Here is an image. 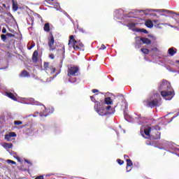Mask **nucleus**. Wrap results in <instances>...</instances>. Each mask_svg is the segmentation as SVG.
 Returning a JSON list of instances; mask_svg holds the SVG:
<instances>
[{"label":"nucleus","mask_w":179,"mask_h":179,"mask_svg":"<svg viewBox=\"0 0 179 179\" xmlns=\"http://www.w3.org/2000/svg\"><path fill=\"white\" fill-rule=\"evenodd\" d=\"M159 90L160 91L161 96H162L165 100H171V99L176 96V92H174L171 84L166 80H162L159 87Z\"/></svg>","instance_id":"obj_1"},{"label":"nucleus","mask_w":179,"mask_h":179,"mask_svg":"<svg viewBox=\"0 0 179 179\" xmlns=\"http://www.w3.org/2000/svg\"><path fill=\"white\" fill-rule=\"evenodd\" d=\"M162 128L159 125L155 126H147L144 129V134L146 135L147 137H145V139H148L149 138H152V139L157 140L160 139V136L162 135V133L159 132Z\"/></svg>","instance_id":"obj_2"},{"label":"nucleus","mask_w":179,"mask_h":179,"mask_svg":"<svg viewBox=\"0 0 179 179\" xmlns=\"http://www.w3.org/2000/svg\"><path fill=\"white\" fill-rule=\"evenodd\" d=\"M94 110L98 113L99 115H106L108 114H114L115 113V109L111 108V106H106V104H103L100 107V104L96 103L94 106Z\"/></svg>","instance_id":"obj_3"},{"label":"nucleus","mask_w":179,"mask_h":179,"mask_svg":"<svg viewBox=\"0 0 179 179\" xmlns=\"http://www.w3.org/2000/svg\"><path fill=\"white\" fill-rule=\"evenodd\" d=\"M69 45L73 47L74 51H79V50H83L85 45L80 41L75 40V36L71 35L69 36Z\"/></svg>","instance_id":"obj_4"},{"label":"nucleus","mask_w":179,"mask_h":179,"mask_svg":"<svg viewBox=\"0 0 179 179\" xmlns=\"http://www.w3.org/2000/svg\"><path fill=\"white\" fill-rule=\"evenodd\" d=\"M79 73V66H70L67 69V76L71 78V76H78Z\"/></svg>","instance_id":"obj_5"},{"label":"nucleus","mask_w":179,"mask_h":179,"mask_svg":"<svg viewBox=\"0 0 179 179\" xmlns=\"http://www.w3.org/2000/svg\"><path fill=\"white\" fill-rule=\"evenodd\" d=\"M160 100L161 99H154L151 101L148 100L145 101V106L150 107V108H155V107H160Z\"/></svg>","instance_id":"obj_6"},{"label":"nucleus","mask_w":179,"mask_h":179,"mask_svg":"<svg viewBox=\"0 0 179 179\" xmlns=\"http://www.w3.org/2000/svg\"><path fill=\"white\" fill-rule=\"evenodd\" d=\"M48 41L50 51H55V50L57 49V47L54 46L55 40L54 39V36L52 35V34H50V37L48 38Z\"/></svg>","instance_id":"obj_7"},{"label":"nucleus","mask_w":179,"mask_h":179,"mask_svg":"<svg viewBox=\"0 0 179 179\" xmlns=\"http://www.w3.org/2000/svg\"><path fill=\"white\" fill-rule=\"evenodd\" d=\"M43 110L39 113L40 117H48L50 114H52V109L46 108L44 106H43Z\"/></svg>","instance_id":"obj_8"},{"label":"nucleus","mask_w":179,"mask_h":179,"mask_svg":"<svg viewBox=\"0 0 179 179\" xmlns=\"http://www.w3.org/2000/svg\"><path fill=\"white\" fill-rule=\"evenodd\" d=\"M57 52H59L62 55V60L60 62V68H62V62L65 59V45H62L61 49L57 50Z\"/></svg>","instance_id":"obj_9"},{"label":"nucleus","mask_w":179,"mask_h":179,"mask_svg":"<svg viewBox=\"0 0 179 179\" xmlns=\"http://www.w3.org/2000/svg\"><path fill=\"white\" fill-rule=\"evenodd\" d=\"M141 45H142V38L141 36H136L135 38V48H141Z\"/></svg>","instance_id":"obj_10"},{"label":"nucleus","mask_w":179,"mask_h":179,"mask_svg":"<svg viewBox=\"0 0 179 179\" xmlns=\"http://www.w3.org/2000/svg\"><path fill=\"white\" fill-rule=\"evenodd\" d=\"M32 61L34 64H37L38 62V51L35 50L32 55Z\"/></svg>","instance_id":"obj_11"},{"label":"nucleus","mask_w":179,"mask_h":179,"mask_svg":"<svg viewBox=\"0 0 179 179\" xmlns=\"http://www.w3.org/2000/svg\"><path fill=\"white\" fill-rule=\"evenodd\" d=\"M20 78H30V73L26 70H23L19 74Z\"/></svg>","instance_id":"obj_12"},{"label":"nucleus","mask_w":179,"mask_h":179,"mask_svg":"<svg viewBox=\"0 0 179 179\" xmlns=\"http://www.w3.org/2000/svg\"><path fill=\"white\" fill-rule=\"evenodd\" d=\"M11 1L13 12H17V9H19V4H17V1L16 0H11Z\"/></svg>","instance_id":"obj_13"},{"label":"nucleus","mask_w":179,"mask_h":179,"mask_svg":"<svg viewBox=\"0 0 179 179\" xmlns=\"http://www.w3.org/2000/svg\"><path fill=\"white\" fill-rule=\"evenodd\" d=\"M45 72L52 75V73H55V67L54 66L50 65L48 69H46Z\"/></svg>","instance_id":"obj_14"},{"label":"nucleus","mask_w":179,"mask_h":179,"mask_svg":"<svg viewBox=\"0 0 179 179\" xmlns=\"http://www.w3.org/2000/svg\"><path fill=\"white\" fill-rule=\"evenodd\" d=\"M126 162H127V171H131V169H129V167H132V166H134V163H132V160L129 159H127Z\"/></svg>","instance_id":"obj_15"},{"label":"nucleus","mask_w":179,"mask_h":179,"mask_svg":"<svg viewBox=\"0 0 179 179\" xmlns=\"http://www.w3.org/2000/svg\"><path fill=\"white\" fill-rule=\"evenodd\" d=\"M143 44H147V45H150L152 44V41L148 38H141Z\"/></svg>","instance_id":"obj_16"},{"label":"nucleus","mask_w":179,"mask_h":179,"mask_svg":"<svg viewBox=\"0 0 179 179\" xmlns=\"http://www.w3.org/2000/svg\"><path fill=\"white\" fill-rule=\"evenodd\" d=\"M6 94H7L8 97H9V99H11V100H14V101H17V98L16 97V96H15V94H13V93L7 92Z\"/></svg>","instance_id":"obj_17"},{"label":"nucleus","mask_w":179,"mask_h":179,"mask_svg":"<svg viewBox=\"0 0 179 179\" xmlns=\"http://www.w3.org/2000/svg\"><path fill=\"white\" fill-rule=\"evenodd\" d=\"M145 24L148 29H152V27H153V22H152L151 20H147Z\"/></svg>","instance_id":"obj_18"},{"label":"nucleus","mask_w":179,"mask_h":179,"mask_svg":"<svg viewBox=\"0 0 179 179\" xmlns=\"http://www.w3.org/2000/svg\"><path fill=\"white\" fill-rule=\"evenodd\" d=\"M90 99H91L92 101H93L94 103H96V104H99V106H100V101H97V94L91 96Z\"/></svg>","instance_id":"obj_19"},{"label":"nucleus","mask_w":179,"mask_h":179,"mask_svg":"<svg viewBox=\"0 0 179 179\" xmlns=\"http://www.w3.org/2000/svg\"><path fill=\"white\" fill-rule=\"evenodd\" d=\"M168 53L169 54V55H171V57H173V55H176V54H177V51L174 50V48H170L168 50Z\"/></svg>","instance_id":"obj_20"},{"label":"nucleus","mask_w":179,"mask_h":179,"mask_svg":"<svg viewBox=\"0 0 179 179\" xmlns=\"http://www.w3.org/2000/svg\"><path fill=\"white\" fill-rule=\"evenodd\" d=\"M103 104H105V106L106 104H107L108 106H110V104H113V99H111L110 97L105 98V103Z\"/></svg>","instance_id":"obj_21"},{"label":"nucleus","mask_w":179,"mask_h":179,"mask_svg":"<svg viewBox=\"0 0 179 179\" xmlns=\"http://www.w3.org/2000/svg\"><path fill=\"white\" fill-rule=\"evenodd\" d=\"M13 146V144H12V143H6L3 145V148H6V149H10L12 148Z\"/></svg>","instance_id":"obj_22"},{"label":"nucleus","mask_w":179,"mask_h":179,"mask_svg":"<svg viewBox=\"0 0 179 179\" xmlns=\"http://www.w3.org/2000/svg\"><path fill=\"white\" fill-rule=\"evenodd\" d=\"M43 30L45 31H50V24L49 23H46L44 25V27H43Z\"/></svg>","instance_id":"obj_23"},{"label":"nucleus","mask_w":179,"mask_h":179,"mask_svg":"<svg viewBox=\"0 0 179 179\" xmlns=\"http://www.w3.org/2000/svg\"><path fill=\"white\" fill-rule=\"evenodd\" d=\"M141 52H143V54H145L146 55H148V54H149V52H150L149 49L143 48L141 49Z\"/></svg>","instance_id":"obj_24"},{"label":"nucleus","mask_w":179,"mask_h":179,"mask_svg":"<svg viewBox=\"0 0 179 179\" xmlns=\"http://www.w3.org/2000/svg\"><path fill=\"white\" fill-rule=\"evenodd\" d=\"M50 66V63L48 62H45L43 64V68L45 69V71H46L47 69H48V67Z\"/></svg>","instance_id":"obj_25"},{"label":"nucleus","mask_w":179,"mask_h":179,"mask_svg":"<svg viewBox=\"0 0 179 179\" xmlns=\"http://www.w3.org/2000/svg\"><path fill=\"white\" fill-rule=\"evenodd\" d=\"M6 162L8 164H15L16 165V162L13 161V160H11V159H7L6 160Z\"/></svg>","instance_id":"obj_26"},{"label":"nucleus","mask_w":179,"mask_h":179,"mask_svg":"<svg viewBox=\"0 0 179 179\" xmlns=\"http://www.w3.org/2000/svg\"><path fill=\"white\" fill-rule=\"evenodd\" d=\"M22 124H23V122L20 120H15L14 122V125H22Z\"/></svg>","instance_id":"obj_27"},{"label":"nucleus","mask_w":179,"mask_h":179,"mask_svg":"<svg viewBox=\"0 0 179 179\" xmlns=\"http://www.w3.org/2000/svg\"><path fill=\"white\" fill-rule=\"evenodd\" d=\"M8 135H10V138L16 137V133L15 132H10V133H8Z\"/></svg>","instance_id":"obj_28"},{"label":"nucleus","mask_w":179,"mask_h":179,"mask_svg":"<svg viewBox=\"0 0 179 179\" xmlns=\"http://www.w3.org/2000/svg\"><path fill=\"white\" fill-rule=\"evenodd\" d=\"M138 31H141V33H144L145 34H148V33H149V32L148 31V30H146V29H140L138 30Z\"/></svg>","instance_id":"obj_29"},{"label":"nucleus","mask_w":179,"mask_h":179,"mask_svg":"<svg viewBox=\"0 0 179 179\" xmlns=\"http://www.w3.org/2000/svg\"><path fill=\"white\" fill-rule=\"evenodd\" d=\"M10 138H11V137H10V136L9 135V134L5 135V139H6L8 142L10 141Z\"/></svg>","instance_id":"obj_30"},{"label":"nucleus","mask_w":179,"mask_h":179,"mask_svg":"<svg viewBox=\"0 0 179 179\" xmlns=\"http://www.w3.org/2000/svg\"><path fill=\"white\" fill-rule=\"evenodd\" d=\"M117 162L118 163V164H120V166H122V164H124V160H122L120 159H117Z\"/></svg>","instance_id":"obj_31"},{"label":"nucleus","mask_w":179,"mask_h":179,"mask_svg":"<svg viewBox=\"0 0 179 179\" xmlns=\"http://www.w3.org/2000/svg\"><path fill=\"white\" fill-rule=\"evenodd\" d=\"M6 37H7L6 34L1 35V40H3V41H5L6 40Z\"/></svg>","instance_id":"obj_32"},{"label":"nucleus","mask_w":179,"mask_h":179,"mask_svg":"<svg viewBox=\"0 0 179 179\" xmlns=\"http://www.w3.org/2000/svg\"><path fill=\"white\" fill-rule=\"evenodd\" d=\"M129 26L130 27H135V26H136V24H135L134 22H130V23H129Z\"/></svg>","instance_id":"obj_33"},{"label":"nucleus","mask_w":179,"mask_h":179,"mask_svg":"<svg viewBox=\"0 0 179 179\" xmlns=\"http://www.w3.org/2000/svg\"><path fill=\"white\" fill-rule=\"evenodd\" d=\"M6 36H7V37H10V38L15 37V34H13L10 33L6 34Z\"/></svg>","instance_id":"obj_34"},{"label":"nucleus","mask_w":179,"mask_h":179,"mask_svg":"<svg viewBox=\"0 0 179 179\" xmlns=\"http://www.w3.org/2000/svg\"><path fill=\"white\" fill-rule=\"evenodd\" d=\"M3 122H5V117H0V124H2Z\"/></svg>","instance_id":"obj_35"},{"label":"nucleus","mask_w":179,"mask_h":179,"mask_svg":"<svg viewBox=\"0 0 179 179\" xmlns=\"http://www.w3.org/2000/svg\"><path fill=\"white\" fill-rule=\"evenodd\" d=\"M49 58H50V59H54L55 58V56L54 55V54L51 53L49 55Z\"/></svg>","instance_id":"obj_36"},{"label":"nucleus","mask_w":179,"mask_h":179,"mask_svg":"<svg viewBox=\"0 0 179 179\" xmlns=\"http://www.w3.org/2000/svg\"><path fill=\"white\" fill-rule=\"evenodd\" d=\"M106 47L104 44H102L101 48H100V50H106Z\"/></svg>","instance_id":"obj_37"},{"label":"nucleus","mask_w":179,"mask_h":179,"mask_svg":"<svg viewBox=\"0 0 179 179\" xmlns=\"http://www.w3.org/2000/svg\"><path fill=\"white\" fill-rule=\"evenodd\" d=\"M92 93H99V90L94 89L92 90Z\"/></svg>","instance_id":"obj_38"},{"label":"nucleus","mask_w":179,"mask_h":179,"mask_svg":"<svg viewBox=\"0 0 179 179\" xmlns=\"http://www.w3.org/2000/svg\"><path fill=\"white\" fill-rule=\"evenodd\" d=\"M35 179H44V176H39L36 177Z\"/></svg>","instance_id":"obj_39"},{"label":"nucleus","mask_w":179,"mask_h":179,"mask_svg":"<svg viewBox=\"0 0 179 179\" xmlns=\"http://www.w3.org/2000/svg\"><path fill=\"white\" fill-rule=\"evenodd\" d=\"M151 50L152 51H155V52H157V51H159V49L157 48H154Z\"/></svg>","instance_id":"obj_40"},{"label":"nucleus","mask_w":179,"mask_h":179,"mask_svg":"<svg viewBox=\"0 0 179 179\" xmlns=\"http://www.w3.org/2000/svg\"><path fill=\"white\" fill-rule=\"evenodd\" d=\"M54 0H45V2H48V3L51 4Z\"/></svg>","instance_id":"obj_41"},{"label":"nucleus","mask_w":179,"mask_h":179,"mask_svg":"<svg viewBox=\"0 0 179 179\" xmlns=\"http://www.w3.org/2000/svg\"><path fill=\"white\" fill-rule=\"evenodd\" d=\"M2 33H3V34H5V33H6V28L3 27V28L2 29Z\"/></svg>","instance_id":"obj_42"},{"label":"nucleus","mask_w":179,"mask_h":179,"mask_svg":"<svg viewBox=\"0 0 179 179\" xmlns=\"http://www.w3.org/2000/svg\"><path fill=\"white\" fill-rule=\"evenodd\" d=\"M16 159H17V162H19V163L22 162V159H20V157H17Z\"/></svg>","instance_id":"obj_43"},{"label":"nucleus","mask_w":179,"mask_h":179,"mask_svg":"<svg viewBox=\"0 0 179 179\" xmlns=\"http://www.w3.org/2000/svg\"><path fill=\"white\" fill-rule=\"evenodd\" d=\"M124 158L125 159V160H127V159H129V157L127 155H124Z\"/></svg>","instance_id":"obj_44"},{"label":"nucleus","mask_w":179,"mask_h":179,"mask_svg":"<svg viewBox=\"0 0 179 179\" xmlns=\"http://www.w3.org/2000/svg\"><path fill=\"white\" fill-rule=\"evenodd\" d=\"M34 47V44H31V46L28 48V50H31Z\"/></svg>","instance_id":"obj_45"},{"label":"nucleus","mask_w":179,"mask_h":179,"mask_svg":"<svg viewBox=\"0 0 179 179\" xmlns=\"http://www.w3.org/2000/svg\"><path fill=\"white\" fill-rule=\"evenodd\" d=\"M25 162H26L27 163H28V164H31V163L30 162L27 161V160H25Z\"/></svg>","instance_id":"obj_46"},{"label":"nucleus","mask_w":179,"mask_h":179,"mask_svg":"<svg viewBox=\"0 0 179 179\" xmlns=\"http://www.w3.org/2000/svg\"><path fill=\"white\" fill-rule=\"evenodd\" d=\"M3 6L4 8H6V4L3 3Z\"/></svg>","instance_id":"obj_47"},{"label":"nucleus","mask_w":179,"mask_h":179,"mask_svg":"<svg viewBox=\"0 0 179 179\" xmlns=\"http://www.w3.org/2000/svg\"><path fill=\"white\" fill-rule=\"evenodd\" d=\"M59 72H61V71H59L58 73H57L55 76H57V75H58L59 73Z\"/></svg>","instance_id":"obj_48"},{"label":"nucleus","mask_w":179,"mask_h":179,"mask_svg":"<svg viewBox=\"0 0 179 179\" xmlns=\"http://www.w3.org/2000/svg\"><path fill=\"white\" fill-rule=\"evenodd\" d=\"M142 136H143V138H145V134H141Z\"/></svg>","instance_id":"obj_49"},{"label":"nucleus","mask_w":179,"mask_h":179,"mask_svg":"<svg viewBox=\"0 0 179 179\" xmlns=\"http://www.w3.org/2000/svg\"><path fill=\"white\" fill-rule=\"evenodd\" d=\"M163 12H164V10H162Z\"/></svg>","instance_id":"obj_50"},{"label":"nucleus","mask_w":179,"mask_h":179,"mask_svg":"<svg viewBox=\"0 0 179 179\" xmlns=\"http://www.w3.org/2000/svg\"><path fill=\"white\" fill-rule=\"evenodd\" d=\"M178 62H179V61H178Z\"/></svg>","instance_id":"obj_51"}]
</instances>
